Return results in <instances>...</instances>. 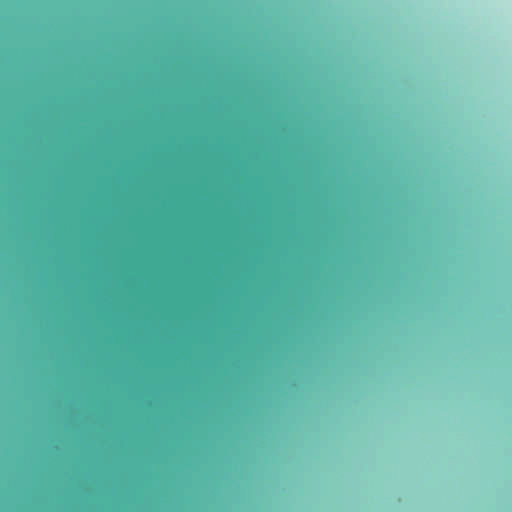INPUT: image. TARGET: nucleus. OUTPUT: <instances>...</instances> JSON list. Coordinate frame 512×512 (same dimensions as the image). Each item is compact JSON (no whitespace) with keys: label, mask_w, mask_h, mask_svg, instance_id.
I'll list each match as a JSON object with an SVG mask.
<instances>
[{"label":"nucleus","mask_w":512,"mask_h":512,"mask_svg":"<svg viewBox=\"0 0 512 512\" xmlns=\"http://www.w3.org/2000/svg\"><path fill=\"white\" fill-rule=\"evenodd\" d=\"M138 32H139V33H142L143 31H142V30H139Z\"/></svg>","instance_id":"obj_1"}]
</instances>
